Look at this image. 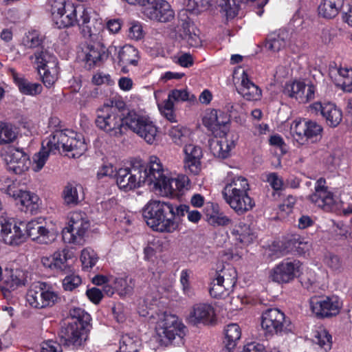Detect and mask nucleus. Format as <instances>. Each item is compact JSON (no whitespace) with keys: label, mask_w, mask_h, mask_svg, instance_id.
<instances>
[{"label":"nucleus","mask_w":352,"mask_h":352,"mask_svg":"<svg viewBox=\"0 0 352 352\" xmlns=\"http://www.w3.org/2000/svg\"><path fill=\"white\" fill-rule=\"evenodd\" d=\"M60 148L72 152L73 157H78L87 150V144L80 133L71 130L56 131L43 142L41 149L33 156L32 169L34 172L40 171L50 155L56 153Z\"/></svg>","instance_id":"obj_1"},{"label":"nucleus","mask_w":352,"mask_h":352,"mask_svg":"<svg viewBox=\"0 0 352 352\" xmlns=\"http://www.w3.org/2000/svg\"><path fill=\"white\" fill-rule=\"evenodd\" d=\"M250 184L243 176L228 172L225 179L222 190L226 202L238 214H243L254 206L253 199L249 196Z\"/></svg>","instance_id":"obj_2"},{"label":"nucleus","mask_w":352,"mask_h":352,"mask_svg":"<svg viewBox=\"0 0 352 352\" xmlns=\"http://www.w3.org/2000/svg\"><path fill=\"white\" fill-rule=\"evenodd\" d=\"M151 322L155 324L154 338L160 346H167L185 334V325L177 315L170 312L155 313L151 316Z\"/></svg>","instance_id":"obj_3"},{"label":"nucleus","mask_w":352,"mask_h":352,"mask_svg":"<svg viewBox=\"0 0 352 352\" xmlns=\"http://www.w3.org/2000/svg\"><path fill=\"white\" fill-rule=\"evenodd\" d=\"M124 124L148 144L157 142V127L148 116L131 111L124 116Z\"/></svg>","instance_id":"obj_4"},{"label":"nucleus","mask_w":352,"mask_h":352,"mask_svg":"<svg viewBox=\"0 0 352 352\" xmlns=\"http://www.w3.org/2000/svg\"><path fill=\"white\" fill-rule=\"evenodd\" d=\"M316 207L325 212H337L345 209L339 197L329 190L324 178L318 179L314 184V192L307 197Z\"/></svg>","instance_id":"obj_5"},{"label":"nucleus","mask_w":352,"mask_h":352,"mask_svg":"<svg viewBox=\"0 0 352 352\" xmlns=\"http://www.w3.org/2000/svg\"><path fill=\"white\" fill-rule=\"evenodd\" d=\"M96 126L111 136L119 137L122 134L124 117L122 118L117 107L104 104L98 109Z\"/></svg>","instance_id":"obj_6"},{"label":"nucleus","mask_w":352,"mask_h":352,"mask_svg":"<svg viewBox=\"0 0 352 352\" xmlns=\"http://www.w3.org/2000/svg\"><path fill=\"white\" fill-rule=\"evenodd\" d=\"M90 226L89 220L85 212L75 211L71 213L67 226L63 230L65 243L82 245L85 235Z\"/></svg>","instance_id":"obj_7"},{"label":"nucleus","mask_w":352,"mask_h":352,"mask_svg":"<svg viewBox=\"0 0 352 352\" xmlns=\"http://www.w3.org/2000/svg\"><path fill=\"white\" fill-rule=\"evenodd\" d=\"M237 280V272L234 267L230 265L224 266L221 270L217 271L212 279L209 292L215 298H225L233 291Z\"/></svg>","instance_id":"obj_8"},{"label":"nucleus","mask_w":352,"mask_h":352,"mask_svg":"<svg viewBox=\"0 0 352 352\" xmlns=\"http://www.w3.org/2000/svg\"><path fill=\"white\" fill-rule=\"evenodd\" d=\"M58 299L57 293L47 284L42 282L32 285L26 294L27 302L36 309L52 307Z\"/></svg>","instance_id":"obj_9"},{"label":"nucleus","mask_w":352,"mask_h":352,"mask_svg":"<svg viewBox=\"0 0 352 352\" xmlns=\"http://www.w3.org/2000/svg\"><path fill=\"white\" fill-rule=\"evenodd\" d=\"M302 263L297 259H284L270 272L269 278L278 284H287L302 274Z\"/></svg>","instance_id":"obj_10"},{"label":"nucleus","mask_w":352,"mask_h":352,"mask_svg":"<svg viewBox=\"0 0 352 352\" xmlns=\"http://www.w3.org/2000/svg\"><path fill=\"white\" fill-rule=\"evenodd\" d=\"M261 327L270 334H283L292 331V325L285 314L278 309H268L262 314Z\"/></svg>","instance_id":"obj_11"},{"label":"nucleus","mask_w":352,"mask_h":352,"mask_svg":"<svg viewBox=\"0 0 352 352\" xmlns=\"http://www.w3.org/2000/svg\"><path fill=\"white\" fill-rule=\"evenodd\" d=\"M51 13L59 28L74 25L77 22V8L70 2L64 0H51Z\"/></svg>","instance_id":"obj_12"},{"label":"nucleus","mask_w":352,"mask_h":352,"mask_svg":"<svg viewBox=\"0 0 352 352\" xmlns=\"http://www.w3.org/2000/svg\"><path fill=\"white\" fill-rule=\"evenodd\" d=\"M186 207L170 204L157 222L155 231L162 233H173L179 230L181 219L184 217V212Z\"/></svg>","instance_id":"obj_13"},{"label":"nucleus","mask_w":352,"mask_h":352,"mask_svg":"<svg viewBox=\"0 0 352 352\" xmlns=\"http://www.w3.org/2000/svg\"><path fill=\"white\" fill-rule=\"evenodd\" d=\"M146 174L138 166L120 168L116 173V183L120 189L129 191L145 184Z\"/></svg>","instance_id":"obj_14"},{"label":"nucleus","mask_w":352,"mask_h":352,"mask_svg":"<svg viewBox=\"0 0 352 352\" xmlns=\"http://www.w3.org/2000/svg\"><path fill=\"white\" fill-rule=\"evenodd\" d=\"M311 311L318 317L327 318L336 316L342 308V302L337 296H313L309 300Z\"/></svg>","instance_id":"obj_15"},{"label":"nucleus","mask_w":352,"mask_h":352,"mask_svg":"<svg viewBox=\"0 0 352 352\" xmlns=\"http://www.w3.org/2000/svg\"><path fill=\"white\" fill-rule=\"evenodd\" d=\"M189 182L188 177L185 175H180L175 178L165 175L153 185L162 196H178L180 192L188 188Z\"/></svg>","instance_id":"obj_16"},{"label":"nucleus","mask_w":352,"mask_h":352,"mask_svg":"<svg viewBox=\"0 0 352 352\" xmlns=\"http://www.w3.org/2000/svg\"><path fill=\"white\" fill-rule=\"evenodd\" d=\"M88 326L79 322H70L61 330L60 338L67 346L78 348L84 344L88 337Z\"/></svg>","instance_id":"obj_17"},{"label":"nucleus","mask_w":352,"mask_h":352,"mask_svg":"<svg viewBox=\"0 0 352 352\" xmlns=\"http://www.w3.org/2000/svg\"><path fill=\"white\" fill-rule=\"evenodd\" d=\"M21 226L24 227L23 223L16 225L11 218L0 217V238L5 243L10 245H17L23 243L25 235Z\"/></svg>","instance_id":"obj_18"},{"label":"nucleus","mask_w":352,"mask_h":352,"mask_svg":"<svg viewBox=\"0 0 352 352\" xmlns=\"http://www.w3.org/2000/svg\"><path fill=\"white\" fill-rule=\"evenodd\" d=\"M143 13L149 19L161 23L170 21L175 16L170 5L165 0H149Z\"/></svg>","instance_id":"obj_19"},{"label":"nucleus","mask_w":352,"mask_h":352,"mask_svg":"<svg viewBox=\"0 0 352 352\" xmlns=\"http://www.w3.org/2000/svg\"><path fill=\"white\" fill-rule=\"evenodd\" d=\"M195 98V97L193 95L190 96L187 89H173L168 93V98L162 104H158V108L167 120L172 122H176L174 111L175 102H185Z\"/></svg>","instance_id":"obj_20"},{"label":"nucleus","mask_w":352,"mask_h":352,"mask_svg":"<svg viewBox=\"0 0 352 352\" xmlns=\"http://www.w3.org/2000/svg\"><path fill=\"white\" fill-rule=\"evenodd\" d=\"M283 92L289 98L305 103L314 98L316 87L312 84L306 85L300 80L289 81L285 83Z\"/></svg>","instance_id":"obj_21"},{"label":"nucleus","mask_w":352,"mask_h":352,"mask_svg":"<svg viewBox=\"0 0 352 352\" xmlns=\"http://www.w3.org/2000/svg\"><path fill=\"white\" fill-rule=\"evenodd\" d=\"M177 33L190 47H198L201 44L199 30L186 12L179 15Z\"/></svg>","instance_id":"obj_22"},{"label":"nucleus","mask_w":352,"mask_h":352,"mask_svg":"<svg viewBox=\"0 0 352 352\" xmlns=\"http://www.w3.org/2000/svg\"><path fill=\"white\" fill-rule=\"evenodd\" d=\"M229 118L216 109L208 111L203 118V124L215 136L223 137L228 132Z\"/></svg>","instance_id":"obj_23"},{"label":"nucleus","mask_w":352,"mask_h":352,"mask_svg":"<svg viewBox=\"0 0 352 352\" xmlns=\"http://www.w3.org/2000/svg\"><path fill=\"white\" fill-rule=\"evenodd\" d=\"M184 168L188 174L197 175L201 170V159L203 157L202 149L200 146L188 144L183 149Z\"/></svg>","instance_id":"obj_24"},{"label":"nucleus","mask_w":352,"mask_h":352,"mask_svg":"<svg viewBox=\"0 0 352 352\" xmlns=\"http://www.w3.org/2000/svg\"><path fill=\"white\" fill-rule=\"evenodd\" d=\"M216 319L214 307L210 304L204 302L195 304L190 308L188 316V322L194 325L211 324Z\"/></svg>","instance_id":"obj_25"},{"label":"nucleus","mask_w":352,"mask_h":352,"mask_svg":"<svg viewBox=\"0 0 352 352\" xmlns=\"http://www.w3.org/2000/svg\"><path fill=\"white\" fill-rule=\"evenodd\" d=\"M25 228L27 234L32 240L39 243L48 244L56 239V231L49 230L38 219L29 221Z\"/></svg>","instance_id":"obj_26"},{"label":"nucleus","mask_w":352,"mask_h":352,"mask_svg":"<svg viewBox=\"0 0 352 352\" xmlns=\"http://www.w3.org/2000/svg\"><path fill=\"white\" fill-rule=\"evenodd\" d=\"M73 257V253L68 249L64 248L55 252L49 256L41 258L43 265L56 272L65 271L69 269V260Z\"/></svg>","instance_id":"obj_27"},{"label":"nucleus","mask_w":352,"mask_h":352,"mask_svg":"<svg viewBox=\"0 0 352 352\" xmlns=\"http://www.w3.org/2000/svg\"><path fill=\"white\" fill-rule=\"evenodd\" d=\"M170 202L159 200H150L142 208V216L146 224L153 230L163 212L170 205Z\"/></svg>","instance_id":"obj_28"},{"label":"nucleus","mask_w":352,"mask_h":352,"mask_svg":"<svg viewBox=\"0 0 352 352\" xmlns=\"http://www.w3.org/2000/svg\"><path fill=\"white\" fill-rule=\"evenodd\" d=\"M102 39V37H100L97 43L87 44L82 50L80 56L89 69L98 65L107 57L105 47L100 43Z\"/></svg>","instance_id":"obj_29"},{"label":"nucleus","mask_w":352,"mask_h":352,"mask_svg":"<svg viewBox=\"0 0 352 352\" xmlns=\"http://www.w3.org/2000/svg\"><path fill=\"white\" fill-rule=\"evenodd\" d=\"M311 107L316 111H320L327 124L330 126H337L342 120V111L333 103L316 102Z\"/></svg>","instance_id":"obj_30"},{"label":"nucleus","mask_w":352,"mask_h":352,"mask_svg":"<svg viewBox=\"0 0 352 352\" xmlns=\"http://www.w3.org/2000/svg\"><path fill=\"white\" fill-rule=\"evenodd\" d=\"M4 160L7 164L12 165L16 173L27 170L30 164L28 155L23 150L16 148H10L4 155Z\"/></svg>","instance_id":"obj_31"},{"label":"nucleus","mask_w":352,"mask_h":352,"mask_svg":"<svg viewBox=\"0 0 352 352\" xmlns=\"http://www.w3.org/2000/svg\"><path fill=\"white\" fill-rule=\"evenodd\" d=\"M10 72L13 81L21 94L36 96L41 94L43 91L41 84L29 81L23 75L18 74L14 69H11Z\"/></svg>","instance_id":"obj_32"},{"label":"nucleus","mask_w":352,"mask_h":352,"mask_svg":"<svg viewBox=\"0 0 352 352\" xmlns=\"http://www.w3.org/2000/svg\"><path fill=\"white\" fill-rule=\"evenodd\" d=\"M138 167L146 174L145 183L148 185L155 184L166 175L161 160L155 155L149 157L148 168L142 166Z\"/></svg>","instance_id":"obj_33"},{"label":"nucleus","mask_w":352,"mask_h":352,"mask_svg":"<svg viewBox=\"0 0 352 352\" xmlns=\"http://www.w3.org/2000/svg\"><path fill=\"white\" fill-rule=\"evenodd\" d=\"M289 42V32L285 30H278L267 36L265 47L273 52H278L285 49Z\"/></svg>","instance_id":"obj_34"},{"label":"nucleus","mask_w":352,"mask_h":352,"mask_svg":"<svg viewBox=\"0 0 352 352\" xmlns=\"http://www.w3.org/2000/svg\"><path fill=\"white\" fill-rule=\"evenodd\" d=\"M239 93L248 100H258L261 98V89L253 83L245 72H243L241 76V85Z\"/></svg>","instance_id":"obj_35"},{"label":"nucleus","mask_w":352,"mask_h":352,"mask_svg":"<svg viewBox=\"0 0 352 352\" xmlns=\"http://www.w3.org/2000/svg\"><path fill=\"white\" fill-rule=\"evenodd\" d=\"M206 220L213 226H226L231 223L232 220L219 211V206L214 203H208L206 206Z\"/></svg>","instance_id":"obj_36"},{"label":"nucleus","mask_w":352,"mask_h":352,"mask_svg":"<svg viewBox=\"0 0 352 352\" xmlns=\"http://www.w3.org/2000/svg\"><path fill=\"white\" fill-rule=\"evenodd\" d=\"M61 197L65 206H76L83 199L82 188L80 185L67 184L63 190Z\"/></svg>","instance_id":"obj_37"},{"label":"nucleus","mask_w":352,"mask_h":352,"mask_svg":"<svg viewBox=\"0 0 352 352\" xmlns=\"http://www.w3.org/2000/svg\"><path fill=\"white\" fill-rule=\"evenodd\" d=\"M29 59L32 64L36 65L39 73H41V69H45L48 65H58L56 56L43 47L36 50L33 54L30 56Z\"/></svg>","instance_id":"obj_38"},{"label":"nucleus","mask_w":352,"mask_h":352,"mask_svg":"<svg viewBox=\"0 0 352 352\" xmlns=\"http://www.w3.org/2000/svg\"><path fill=\"white\" fill-rule=\"evenodd\" d=\"M231 234L236 241L244 244H249L256 239L250 226L242 221L232 228Z\"/></svg>","instance_id":"obj_39"},{"label":"nucleus","mask_w":352,"mask_h":352,"mask_svg":"<svg viewBox=\"0 0 352 352\" xmlns=\"http://www.w3.org/2000/svg\"><path fill=\"white\" fill-rule=\"evenodd\" d=\"M344 4V0H322L318 7L319 14L326 19L336 16Z\"/></svg>","instance_id":"obj_40"},{"label":"nucleus","mask_w":352,"mask_h":352,"mask_svg":"<svg viewBox=\"0 0 352 352\" xmlns=\"http://www.w3.org/2000/svg\"><path fill=\"white\" fill-rule=\"evenodd\" d=\"M45 41V36L37 30H32L25 33L21 45L25 49L42 48Z\"/></svg>","instance_id":"obj_41"},{"label":"nucleus","mask_w":352,"mask_h":352,"mask_svg":"<svg viewBox=\"0 0 352 352\" xmlns=\"http://www.w3.org/2000/svg\"><path fill=\"white\" fill-rule=\"evenodd\" d=\"M234 146V140L228 141L227 138H221L220 140H213L210 145L213 155L221 158L227 157Z\"/></svg>","instance_id":"obj_42"},{"label":"nucleus","mask_w":352,"mask_h":352,"mask_svg":"<svg viewBox=\"0 0 352 352\" xmlns=\"http://www.w3.org/2000/svg\"><path fill=\"white\" fill-rule=\"evenodd\" d=\"M241 336V330L239 326L236 323H231L226 326L225 329V340L226 348L231 351L236 345L237 342Z\"/></svg>","instance_id":"obj_43"},{"label":"nucleus","mask_w":352,"mask_h":352,"mask_svg":"<svg viewBox=\"0 0 352 352\" xmlns=\"http://www.w3.org/2000/svg\"><path fill=\"white\" fill-rule=\"evenodd\" d=\"M119 61L123 65H136L138 62V52L130 45L123 46L118 53Z\"/></svg>","instance_id":"obj_44"},{"label":"nucleus","mask_w":352,"mask_h":352,"mask_svg":"<svg viewBox=\"0 0 352 352\" xmlns=\"http://www.w3.org/2000/svg\"><path fill=\"white\" fill-rule=\"evenodd\" d=\"M306 122L301 120H295L290 126V134L298 144H306Z\"/></svg>","instance_id":"obj_45"},{"label":"nucleus","mask_w":352,"mask_h":352,"mask_svg":"<svg viewBox=\"0 0 352 352\" xmlns=\"http://www.w3.org/2000/svg\"><path fill=\"white\" fill-rule=\"evenodd\" d=\"M82 10L80 20L82 21V31L85 36H89L93 41H99L100 37H103V31L98 32L92 30L87 24L89 23V13L87 9L79 8V12Z\"/></svg>","instance_id":"obj_46"},{"label":"nucleus","mask_w":352,"mask_h":352,"mask_svg":"<svg viewBox=\"0 0 352 352\" xmlns=\"http://www.w3.org/2000/svg\"><path fill=\"white\" fill-rule=\"evenodd\" d=\"M338 85L346 92H352V67H340L337 69Z\"/></svg>","instance_id":"obj_47"},{"label":"nucleus","mask_w":352,"mask_h":352,"mask_svg":"<svg viewBox=\"0 0 352 352\" xmlns=\"http://www.w3.org/2000/svg\"><path fill=\"white\" fill-rule=\"evenodd\" d=\"M141 341L137 336L124 335L120 342V352H139Z\"/></svg>","instance_id":"obj_48"},{"label":"nucleus","mask_w":352,"mask_h":352,"mask_svg":"<svg viewBox=\"0 0 352 352\" xmlns=\"http://www.w3.org/2000/svg\"><path fill=\"white\" fill-rule=\"evenodd\" d=\"M4 283L6 289L14 290L19 286L24 284V274L22 270L16 269L11 270L6 276Z\"/></svg>","instance_id":"obj_49"},{"label":"nucleus","mask_w":352,"mask_h":352,"mask_svg":"<svg viewBox=\"0 0 352 352\" xmlns=\"http://www.w3.org/2000/svg\"><path fill=\"white\" fill-rule=\"evenodd\" d=\"M14 199H19L21 206L25 207L30 210L37 208L39 201L38 197L30 191L21 190Z\"/></svg>","instance_id":"obj_50"},{"label":"nucleus","mask_w":352,"mask_h":352,"mask_svg":"<svg viewBox=\"0 0 352 352\" xmlns=\"http://www.w3.org/2000/svg\"><path fill=\"white\" fill-rule=\"evenodd\" d=\"M111 283H113L115 289L120 296H124L130 293L134 287L133 280L128 276L113 277Z\"/></svg>","instance_id":"obj_51"},{"label":"nucleus","mask_w":352,"mask_h":352,"mask_svg":"<svg viewBox=\"0 0 352 352\" xmlns=\"http://www.w3.org/2000/svg\"><path fill=\"white\" fill-rule=\"evenodd\" d=\"M0 190L6 195L15 198L21 189L19 188V184L6 176L0 178Z\"/></svg>","instance_id":"obj_52"},{"label":"nucleus","mask_w":352,"mask_h":352,"mask_svg":"<svg viewBox=\"0 0 352 352\" xmlns=\"http://www.w3.org/2000/svg\"><path fill=\"white\" fill-rule=\"evenodd\" d=\"M98 261V256L94 250L87 248L82 250L80 261L84 270H89L91 269L96 264Z\"/></svg>","instance_id":"obj_53"},{"label":"nucleus","mask_w":352,"mask_h":352,"mask_svg":"<svg viewBox=\"0 0 352 352\" xmlns=\"http://www.w3.org/2000/svg\"><path fill=\"white\" fill-rule=\"evenodd\" d=\"M331 336L324 329H321L316 331L314 342L325 351L331 349L332 346Z\"/></svg>","instance_id":"obj_54"},{"label":"nucleus","mask_w":352,"mask_h":352,"mask_svg":"<svg viewBox=\"0 0 352 352\" xmlns=\"http://www.w3.org/2000/svg\"><path fill=\"white\" fill-rule=\"evenodd\" d=\"M44 70L42 75V81L46 87H51L54 85L58 77V65H48Z\"/></svg>","instance_id":"obj_55"},{"label":"nucleus","mask_w":352,"mask_h":352,"mask_svg":"<svg viewBox=\"0 0 352 352\" xmlns=\"http://www.w3.org/2000/svg\"><path fill=\"white\" fill-rule=\"evenodd\" d=\"M16 138V133L11 125L0 124V145L12 142Z\"/></svg>","instance_id":"obj_56"},{"label":"nucleus","mask_w":352,"mask_h":352,"mask_svg":"<svg viewBox=\"0 0 352 352\" xmlns=\"http://www.w3.org/2000/svg\"><path fill=\"white\" fill-rule=\"evenodd\" d=\"M69 315L73 319H75L72 322H79L85 326H89L91 320L90 315L80 307L71 308Z\"/></svg>","instance_id":"obj_57"},{"label":"nucleus","mask_w":352,"mask_h":352,"mask_svg":"<svg viewBox=\"0 0 352 352\" xmlns=\"http://www.w3.org/2000/svg\"><path fill=\"white\" fill-rule=\"evenodd\" d=\"M306 143L309 140L316 141L321 136L322 126L314 121L306 122Z\"/></svg>","instance_id":"obj_58"},{"label":"nucleus","mask_w":352,"mask_h":352,"mask_svg":"<svg viewBox=\"0 0 352 352\" xmlns=\"http://www.w3.org/2000/svg\"><path fill=\"white\" fill-rule=\"evenodd\" d=\"M210 0H188L186 10L190 12H200L208 8Z\"/></svg>","instance_id":"obj_59"},{"label":"nucleus","mask_w":352,"mask_h":352,"mask_svg":"<svg viewBox=\"0 0 352 352\" xmlns=\"http://www.w3.org/2000/svg\"><path fill=\"white\" fill-rule=\"evenodd\" d=\"M155 302V300L146 296L139 302L138 307V312L140 316L146 317L149 314V311L152 309V306Z\"/></svg>","instance_id":"obj_60"},{"label":"nucleus","mask_w":352,"mask_h":352,"mask_svg":"<svg viewBox=\"0 0 352 352\" xmlns=\"http://www.w3.org/2000/svg\"><path fill=\"white\" fill-rule=\"evenodd\" d=\"M81 284V278L76 274L67 276L63 280V287L65 290L72 291Z\"/></svg>","instance_id":"obj_61"},{"label":"nucleus","mask_w":352,"mask_h":352,"mask_svg":"<svg viewBox=\"0 0 352 352\" xmlns=\"http://www.w3.org/2000/svg\"><path fill=\"white\" fill-rule=\"evenodd\" d=\"M266 181L274 190H280L283 188V180L276 173L267 174Z\"/></svg>","instance_id":"obj_62"},{"label":"nucleus","mask_w":352,"mask_h":352,"mask_svg":"<svg viewBox=\"0 0 352 352\" xmlns=\"http://www.w3.org/2000/svg\"><path fill=\"white\" fill-rule=\"evenodd\" d=\"M143 36L144 32L142 25L138 22L131 23L129 30V36L134 40H140Z\"/></svg>","instance_id":"obj_63"},{"label":"nucleus","mask_w":352,"mask_h":352,"mask_svg":"<svg viewBox=\"0 0 352 352\" xmlns=\"http://www.w3.org/2000/svg\"><path fill=\"white\" fill-rule=\"evenodd\" d=\"M41 352H62V347L54 340H47L42 343Z\"/></svg>","instance_id":"obj_64"}]
</instances>
